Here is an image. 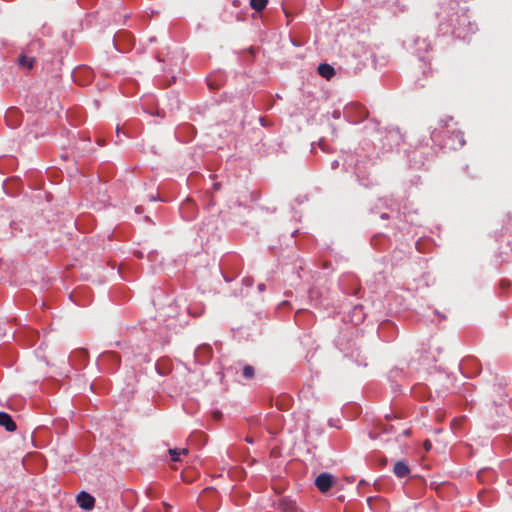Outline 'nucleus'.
I'll list each match as a JSON object with an SVG mask.
<instances>
[{
    "instance_id": "1",
    "label": "nucleus",
    "mask_w": 512,
    "mask_h": 512,
    "mask_svg": "<svg viewBox=\"0 0 512 512\" xmlns=\"http://www.w3.org/2000/svg\"><path fill=\"white\" fill-rule=\"evenodd\" d=\"M439 125L441 128H447L448 132H452L455 135V138L458 141V146L462 147L465 144L463 133L456 128H453L450 130L452 126H455L456 123L453 122V118L450 116H447L439 121Z\"/></svg>"
},
{
    "instance_id": "2",
    "label": "nucleus",
    "mask_w": 512,
    "mask_h": 512,
    "mask_svg": "<svg viewBox=\"0 0 512 512\" xmlns=\"http://www.w3.org/2000/svg\"><path fill=\"white\" fill-rule=\"evenodd\" d=\"M334 484V477L329 473H321L315 479V485L322 493L327 492Z\"/></svg>"
},
{
    "instance_id": "3",
    "label": "nucleus",
    "mask_w": 512,
    "mask_h": 512,
    "mask_svg": "<svg viewBox=\"0 0 512 512\" xmlns=\"http://www.w3.org/2000/svg\"><path fill=\"white\" fill-rule=\"evenodd\" d=\"M22 115L17 108H10L5 114V121L11 128H16L20 125Z\"/></svg>"
},
{
    "instance_id": "4",
    "label": "nucleus",
    "mask_w": 512,
    "mask_h": 512,
    "mask_svg": "<svg viewBox=\"0 0 512 512\" xmlns=\"http://www.w3.org/2000/svg\"><path fill=\"white\" fill-rule=\"evenodd\" d=\"M213 351L209 345H201L195 351V358L200 363L208 362L212 357Z\"/></svg>"
},
{
    "instance_id": "5",
    "label": "nucleus",
    "mask_w": 512,
    "mask_h": 512,
    "mask_svg": "<svg viewBox=\"0 0 512 512\" xmlns=\"http://www.w3.org/2000/svg\"><path fill=\"white\" fill-rule=\"evenodd\" d=\"M78 505L84 510H91L94 507L95 499L89 493L82 491L77 496Z\"/></svg>"
},
{
    "instance_id": "6",
    "label": "nucleus",
    "mask_w": 512,
    "mask_h": 512,
    "mask_svg": "<svg viewBox=\"0 0 512 512\" xmlns=\"http://www.w3.org/2000/svg\"><path fill=\"white\" fill-rule=\"evenodd\" d=\"M0 426L4 427L8 432H14L17 429L15 421L6 412H0Z\"/></svg>"
},
{
    "instance_id": "7",
    "label": "nucleus",
    "mask_w": 512,
    "mask_h": 512,
    "mask_svg": "<svg viewBox=\"0 0 512 512\" xmlns=\"http://www.w3.org/2000/svg\"><path fill=\"white\" fill-rule=\"evenodd\" d=\"M277 508L280 512H297L298 508L293 500L288 498H282L277 504Z\"/></svg>"
},
{
    "instance_id": "8",
    "label": "nucleus",
    "mask_w": 512,
    "mask_h": 512,
    "mask_svg": "<svg viewBox=\"0 0 512 512\" xmlns=\"http://www.w3.org/2000/svg\"><path fill=\"white\" fill-rule=\"evenodd\" d=\"M393 471H394V474L399 478L406 477L410 473V469H409L408 465L403 461H397L394 464Z\"/></svg>"
},
{
    "instance_id": "9",
    "label": "nucleus",
    "mask_w": 512,
    "mask_h": 512,
    "mask_svg": "<svg viewBox=\"0 0 512 512\" xmlns=\"http://www.w3.org/2000/svg\"><path fill=\"white\" fill-rule=\"evenodd\" d=\"M317 71L323 78L327 80H330L335 75V69L327 63L320 64Z\"/></svg>"
},
{
    "instance_id": "10",
    "label": "nucleus",
    "mask_w": 512,
    "mask_h": 512,
    "mask_svg": "<svg viewBox=\"0 0 512 512\" xmlns=\"http://www.w3.org/2000/svg\"><path fill=\"white\" fill-rule=\"evenodd\" d=\"M35 59L33 57H28L26 55H21L18 58V63L20 66L25 67L27 69H31L34 65Z\"/></svg>"
},
{
    "instance_id": "11",
    "label": "nucleus",
    "mask_w": 512,
    "mask_h": 512,
    "mask_svg": "<svg viewBox=\"0 0 512 512\" xmlns=\"http://www.w3.org/2000/svg\"><path fill=\"white\" fill-rule=\"evenodd\" d=\"M168 452H169V455L171 456V460L174 462H177L180 460L181 454L186 455L188 453V449L184 448V449L178 450V449L174 448V449H169Z\"/></svg>"
},
{
    "instance_id": "12",
    "label": "nucleus",
    "mask_w": 512,
    "mask_h": 512,
    "mask_svg": "<svg viewBox=\"0 0 512 512\" xmlns=\"http://www.w3.org/2000/svg\"><path fill=\"white\" fill-rule=\"evenodd\" d=\"M268 3V0H250L251 7L256 11H262Z\"/></svg>"
},
{
    "instance_id": "13",
    "label": "nucleus",
    "mask_w": 512,
    "mask_h": 512,
    "mask_svg": "<svg viewBox=\"0 0 512 512\" xmlns=\"http://www.w3.org/2000/svg\"><path fill=\"white\" fill-rule=\"evenodd\" d=\"M255 374V369L251 365H246L243 368L242 375L245 379H252Z\"/></svg>"
},
{
    "instance_id": "14",
    "label": "nucleus",
    "mask_w": 512,
    "mask_h": 512,
    "mask_svg": "<svg viewBox=\"0 0 512 512\" xmlns=\"http://www.w3.org/2000/svg\"><path fill=\"white\" fill-rule=\"evenodd\" d=\"M424 446H425V449H426V450H430L432 445H431V443L427 440V441H425Z\"/></svg>"
},
{
    "instance_id": "15",
    "label": "nucleus",
    "mask_w": 512,
    "mask_h": 512,
    "mask_svg": "<svg viewBox=\"0 0 512 512\" xmlns=\"http://www.w3.org/2000/svg\"><path fill=\"white\" fill-rule=\"evenodd\" d=\"M135 256H136L137 258H142V257H143V254H142V252H140V251H136V252H135Z\"/></svg>"
},
{
    "instance_id": "16",
    "label": "nucleus",
    "mask_w": 512,
    "mask_h": 512,
    "mask_svg": "<svg viewBox=\"0 0 512 512\" xmlns=\"http://www.w3.org/2000/svg\"><path fill=\"white\" fill-rule=\"evenodd\" d=\"M214 418L218 419L221 416L220 412H214L213 413Z\"/></svg>"
},
{
    "instance_id": "17",
    "label": "nucleus",
    "mask_w": 512,
    "mask_h": 512,
    "mask_svg": "<svg viewBox=\"0 0 512 512\" xmlns=\"http://www.w3.org/2000/svg\"><path fill=\"white\" fill-rule=\"evenodd\" d=\"M258 288H259V290H261V291H262V290H264V289H265V286H264V284H260V285L258 286Z\"/></svg>"
},
{
    "instance_id": "18",
    "label": "nucleus",
    "mask_w": 512,
    "mask_h": 512,
    "mask_svg": "<svg viewBox=\"0 0 512 512\" xmlns=\"http://www.w3.org/2000/svg\"><path fill=\"white\" fill-rule=\"evenodd\" d=\"M260 121H261V124H262V125H266V124H265V121H264V118H260Z\"/></svg>"
},
{
    "instance_id": "19",
    "label": "nucleus",
    "mask_w": 512,
    "mask_h": 512,
    "mask_svg": "<svg viewBox=\"0 0 512 512\" xmlns=\"http://www.w3.org/2000/svg\"><path fill=\"white\" fill-rule=\"evenodd\" d=\"M116 132H117V136H118V135H119V132H120V128H119V126H117V128H116Z\"/></svg>"
}]
</instances>
